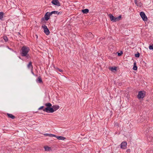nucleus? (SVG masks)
I'll return each instance as SVG.
<instances>
[{"label":"nucleus","instance_id":"nucleus-28","mask_svg":"<svg viewBox=\"0 0 153 153\" xmlns=\"http://www.w3.org/2000/svg\"><path fill=\"white\" fill-rule=\"evenodd\" d=\"M123 53V52L122 51H121L120 53H118L117 54L118 56H121L122 54Z\"/></svg>","mask_w":153,"mask_h":153},{"label":"nucleus","instance_id":"nucleus-10","mask_svg":"<svg viewBox=\"0 0 153 153\" xmlns=\"http://www.w3.org/2000/svg\"><path fill=\"white\" fill-rule=\"evenodd\" d=\"M59 105H53L52 106V108H53V112L54 111H56L58 109H59Z\"/></svg>","mask_w":153,"mask_h":153},{"label":"nucleus","instance_id":"nucleus-20","mask_svg":"<svg viewBox=\"0 0 153 153\" xmlns=\"http://www.w3.org/2000/svg\"><path fill=\"white\" fill-rule=\"evenodd\" d=\"M45 136H49L50 137H56V136L55 134H44Z\"/></svg>","mask_w":153,"mask_h":153},{"label":"nucleus","instance_id":"nucleus-23","mask_svg":"<svg viewBox=\"0 0 153 153\" xmlns=\"http://www.w3.org/2000/svg\"><path fill=\"white\" fill-rule=\"evenodd\" d=\"M54 68L56 69V71H59L60 72H62L63 71V70H62V69H60L57 67H56V68L55 67H54Z\"/></svg>","mask_w":153,"mask_h":153},{"label":"nucleus","instance_id":"nucleus-18","mask_svg":"<svg viewBox=\"0 0 153 153\" xmlns=\"http://www.w3.org/2000/svg\"><path fill=\"white\" fill-rule=\"evenodd\" d=\"M134 2L135 4L138 6L140 7L141 5V2H138L137 0H134Z\"/></svg>","mask_w":153,"mask_h":153},{"label":"nucleus","instance_id":"nucleus-31","mask_svg":"<svg viewBox=\"0 0 153 153\" xmlns=\"http://www.w3.org/2000/svg\"><path fill=\"white\" fill-rule=\"evenodd\" d=\"M126 152H131V150L130 149H128L126 150Z\"/></svg>","mask_w":153,"mask_h":153},{"label":"nucleus","instance_id":"nucleus-22","mask_svg":"<svg viewBox=\"0 0 153 153\" xmlns=\"http://www.w3.org/2000/svg\"><path fill=\"white\" fill-rule=\"evenodd\" d=\"M4 13L3 12H0V19L2 20L4 15Z\"/></svg>","mask_w":153,"mask_h":153},{"label":"nucleus","instance_id":"nucleus-5","mask_svg":"<svg viewBox=\"0 0 153 153\" xmlns=\"http://www.w3.org/2000/svg\"><path fill=\"white\" fill-rule=\"evenodd\" d=\"M145 95V93L144 91H140L138 93V94L137 95V97L138 99H143V98Z\"/></svg>","mask_w":153,"mask_h":153},{"label":"nucleus","instance_id":"nucleus-4","mask_svg":"<svg viewBox=\"0 0 153 153\" xmlns=\"http://www.w3.org/2000/svg\"><path fill=\"white\" fill-rule=\"evenodd\" d=\"M42 27L44 29V31L46 35H48L50 34V31L47 26L45 25H43L42 26Z\"/></svg>","mask_w":153,"mask_h":153},{"label":"nucleus","instance_id":"nucleus-12","mask_svg":"<svg viewBox=\"0 0 153 153\" xmlns=\"http://www.w3.org/2000/svg\"><path fill=\"white\" fill-rule=\"evenodd\" d=\"M36 81L38 83H42V81L41 77L40 76H39L36 79Z\"/></svg>","mask_w":153,"mask_h":153},{"label":"nucleus","instance_id":"nucleus-34","mask_svg":"<svg viewBox=\"0 0 153 153\" xmlns=\"http://www.w3.org/2000/svg\"><path fill=\"white\" fill-rule=\"evenodd\" d=\"M42 20H44V18H42Z\"/></svg>","mask_w":153,"mask_h":153},{"label":"nucleus","instance_id":"nucleus-8","mask_svg":"<svg viewBox=\"0 0 153 153\" xmlns=\"http://www.w3.org/2000/svg\"><path fill=\"white\" fill-rule=\"evenodd\" d=\"M51 3L53 4L58 6H60L61 5L60 3L58 0H53L52 1Z\"/></svg>","mask_w":153,"mask_h":153},{"label":"nucleus","instance_id":"nucleus-30","mask_svg":"<svg viewBox=\"0 0 153 153\" xmlns=\"http://www.w3.org/2000/svg\"><path fill=\"white\" fill-rule=\"evenodd\" d=\"M44 106H42L40 107V108H39L38 109V110H40L41 109H42L43 110V109H44Z\"/></svg>","mask_w":153,"mask_h":153},{"label":"nucleus","instance_id":"nucleus-26","mask_svg":"<svg viewBox=\"0 0 153 153\" xmlns=\"http://www.w3.org/2000/svg\"><path fill=\"white\" fill-rule=\"evenodd\" d=\"M135 56L136 57H139L140 56V53L137 52V53L135 54Z\"/></svg>","mask_w":153,"mask_h":153},{"label":"nucleus","instance_id":"nucleus-33","mask_svg":"<svg viewBox=\"0 0 153 153\" xmlns=\"http://www.w3.org/2000/svg\"><path fill=\"white\" fill-rule=\"evenodd\" d=\"M7 48H8V49H10V50H11L12 51H13V49H11V48H9V47H8V46H7Z\"/></svg>","mask_w":153,"mask_h":153},{"label":"nucleus","instance_id":"nucleus-16","mask_svg":"<svg viewBox=\"0 0 153 153\" xmlns=\"http://www.w3.org/2000/svg\"><path fill=\"white\" fill-rule=\"evenodd\" d=\"M56 137L58 140H64L65 139V137L61 136H56V137Z\"/></svg>","mask_w":153,"mask_h":153},{"label":"nucleus","instance_id":"nucleus-36","mask_svg":"<svg viewBox=\"0 0 153 153\" xmlns=\"http://www.w3.org/2000/svg\"><path fill=\"white\" fill-rule=\"evenodd\" d=\"M19 58L20 59H21L20 57H19Z\"/></svg>","mask_w":153,"mask_h":153},{"label":"nucleus","instance_id":"nucleus-6","mask_svg":"<svg viewBox=\"0 0 153 153\" xmlns=\"http://www.w3.org/2000/svg\"><path fill=\"white\" fill-rule=\"evenodd\" d=\"M140 15L143 21H145L147 20V17L144 12H140Z\"/></svg>","mask_w":153,"mask_h":153},{"label":"nucleus","instance_id":"nucleus-24","mask_svg":"<svg viewBox=\"0 0 153 153\" xmlns=\"http://www.w3.org/2000/svg\"><path fill=\"white\" fill-rule=\"evenodd\" d=\"M3 38L4 40V41L5 42H7V41H8V39L7 36H3Z\"/></svg>","mask_w":153,"mask_h":153},{"label":"nucleus","instance_id":"nucleus-14","mask_svg":"<svg viewBox=\"0 0 153 153\" xmlns=\"http://www.w3.org/2000/svg\"><path fill=\"white\" fill-rule=\"evenodd\" d=\"M7 115L9 118H11L12 119H14L16 118L15 116H14L11 114L7 113Z\"/></svg>","mask_w":153,"mask_h":153},{"label":"nucleus","instance_id":"nucleus-1","mask_svg":"<svg viewBox=\"0 0 153 153\" xmlns=\"http://www.w3.org/2000/svg\"><path fill=\"white\" fill-rule=\"evenodd\" d=\"M30 49L28 47L25 46H23L20 51V54L22 56L24 57L26 59H30V56L28 54Z\"/></svg>","mask_w":153,"mask_h":153},{"label":"nucleus","instance_id":"nucleus-35","mask_svg":"<svg viewBox=\"0 0 153 153\" xmlns=\"http://www.w3.org/2000/svg\"><path fill=\"white\" fill-rule=\"evenodd\" d=\"M19 58L20 59H21L20 57H19Z\"/></svg>","mask_w":153,"mask_h":153},{"label":"nucleus","instance_id":"nucleus-7","mask_svg":"<svg viewBox=\"0 0 153 153\" xmlns=\"http://www.w3.org/2000/svg\"><path fill=\"white\" fill-rule=\"evenodd\" d=\"M127 144L126 142L124 141L122 142L120 145L121 148L123 149H126Z\"/></svg>","mask_w":153,"mask_h":153},{"label":"nucleus","instance_id":"nucleus-2","mask_svg":"<svg viewBox=\"0 0 153 153\" xmlns=\"http://www.w3.org/2000/svg\"><path fill=\"white\" fill-rule=\"evenodd\" d=\"M45 105L47 107L43 109V111L47 113H53V108L51 107L52 105L49 102L46 103Z\"/></svg>","mask_w":153,"mask_h":153},{"label":"nucleus","instance_id":"nucleus-32","mask_svg":"<svg viewBox=\"0 0 153 153\" xmlns=\"http://www.w3.org/2000/svg\"><path fill=\"white\" fill-rule=\"evenodd\" d=\"M31 72L33 75H34V74L33 72V68L31 69Z\"/></svg>","mask_w":153,"mask_h":153},{"label":"nucleus","instance_id":"nucleus-29","mask_svg":"<svg viewBox=\"0 0 153 153\" xmlns=\"http://www.w3.org/2000/svg\"><path fill=\"white\" fill-rule=\"evenodd\" d=\"M151 138L150 137H147V139L149 141H152V139H151Z\"/></svg>","mask_w":153,"mask_h":153},{"label":"nucleus","instance_id":"nucleus-3","mask_svg":"<svg viewBox=\"0 0 153 153\" xmlns=\"http://www.w3.org/2000/svg\"><path fill=\"white\" fill-rule=\"evenodd\" d=\"M108 16L111 21L114 22L120 20L121 18V15H120L119 16L116 17L114 16L112 14H110L108 15Z\"/></svg>","mask_w":153,"mask_h":153},{"label":"nucleus","instance_id":"nucleus-11","mask_svg":"<svg viewBox=\"0 0 153 153\" xmlns=\"http://www.w3.org/2000/svg\"><path fill=\"white\" fill-rule=\"evenodd\" d=\"M50 14L52 15L53 14H57L58 15L61 14L62 12H58L57 11H53L50 12Z\"/></svg>","mask_w":153,"mask_h":153},{"label":"nucleus","instance_id":"nucleus-19","mask_svg":"<svg viewBox=\"0 0 153 153\" xmlns=\"http://www.w3.org/2000/svg\"><path fill=\"white\" fill-rule=\"evenodd\" d=\"M82 11L84 14H87L89 12V10L88 9H85L82 10Z\"/></svg>","mask_w":153,"mask_h":153},{"label":"nucleus","instance_id":"nucleus-9","mask_svg":"<svg viewBox=\"0 0 153 153\" xmlns=\"http://www.w3.org/2000/svg\"><path fill=\"white\" fill-rule=\"evenodd\" d=\"M50 12H47L45 15L44 17L45 20L46 21H48L49 19L50 18V16L51 15L50 14Z\"/></svg>","mask_w":153,"mask_h":153},{"label":"nucleus","instance_id":"nucleus-25","mask_svg":"<svg viewBox=\"0 0 153 153\" xmlns=\"http://www.w3.org/2000/svg\"><path fill=\"white\" fill-rule=\"evenodd\" d=\"M117 67H111L110 68V69L111 70V71H116L117 70Z\"/></svg>","mask_w":153,"mask_h":153},{"label":"nucleus","instance_id":"nucleus-15","mask_svg":"<svg viewBox=\"0 0 153 153\" xmlns=\"http://www.w3.org/2000/svg\"><path fill=\"white\" fill-rule=\"evenodd\" d=\"M86 35L87 36V37L88 38H93L94 37L93 35L91 33H87Z\"/></svg>","mask_w":153,"mask_h":153},{"label":"nucleus","instance_id":"nucleus-27","mask_svg":"<svg viewBox=\"0 0 153 153\" xmlns=\"http://www.w3.org/2000/svg\"><path fill=\"white\" fill-rule=\"evenodd\" d=\"M149 48L150 50H153V44L150 45L149 46Z\"/></svg>","mask_w":153,"mask_h":153},{"label":"nucleus","instance_id":"nucleus-17","mask_svg":"<svg viewBox=\"0 0 153 153\" xmlns=\"http://www.w3.org/2000/svg\"><path fill=\"white\" fill-rule=\"evenodd\" d=\"M45 150L46 151H48L51 150V148L48 146H45L44 147Z\"/></svg>","mask_w":153,"mask_h":153},{"label":"nucleus","instance_id":"nucleus-21","mask_svg":"<svg viewBox=\"0 0 153 153\" xmlns=\"http://www.w3.org/2000/svg\"><path fill=\"white\" fill-rule=\"evenodd\" d=\"M133 69L135 71L137 70V67L136 66V62H135L134 63V66L133 68Z\"/></svg>","mask_w":153,"mask_h":153},{"label":"nucleus","instance_id":"nucleus-13","mask_svg":"<svg viewBox=\"0 0 153 153\" xmlns=\"http://www.w3.org/2000/svg\"><path fill=\"white\" fill-rule=\"evenodd\" d=\"M27 67L28 69L33 68V65H32V62L31 61L27 65Z\"/></svg>","mask_w":153,"mask_h":153}]
</instances>
